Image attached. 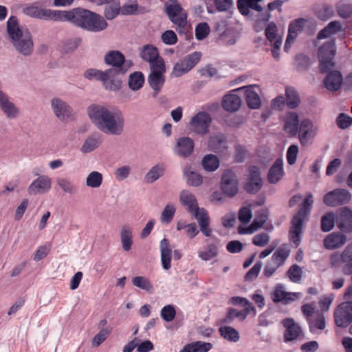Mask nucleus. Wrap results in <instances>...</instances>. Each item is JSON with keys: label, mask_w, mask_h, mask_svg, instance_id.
Here are the masks:
<instances>
[{"label": "nucleus", "mask_w": 352, "mask_h": 352, "mask_svg": "<svg viewBox=\"0 0 352 352\" xmlns=\"http://www.w3.org/2000/svg\"><path fill=\"white\" fill-rule=\"evenodd\" d=\"M87 115L93 125L104 134L118 136L124 132L125 119L118 107L93 104L87 108Z\"/></svg>", "instance_id": "1"}, {"label": "nucleus", "mask_w": 352, "mask_h": 352, "mask_svg": "<svg viewBox=\"0 0 352 352\" xmlns=\"http://www.w3.org/2000/svg\"><path fill=\"white\" fill-rule=\"evenodd\" d=\"M7 32L14 49L23 56L32 54L34 43L28 30L21 28L17 19L10 16L7 21Z\"/></svg>", "instance_id": "2"}, {"label": "nucleus", "mask_w": 352, "mask_h": 352, "mask_svg": "<svg viewBox=\"0 0 352 352\" xmlns=\"http://www.w3.org/2000/svg\"><path fill=\"white\" fill-rule=\"evenodd\" d=\"M313 203V195L311 193H308L301 204L300 210L292 220V227L289 231L291 242L300 241L302 234V223L308 218L312 208Z\"/></svg>", "instance_id": "3"}, {"label": "nucleus", "mask_w": 352, "mask_h": 352, "mask_svg": "<svg viewBox=\"0 0 352 352\" xmlns=\"http://www.w3.org/2000/svg\"><path fill=\"white\" fill-rule=\"evenodd\" d=\"M94 12L79 8L72 10H60L59 21H71L76 26L86 30Z\"/></svg>", "instance_id": "4"}, {"label": "nucleus", "mask_w": 352, "mask_h": 352, "mask_svg": "<svg viewBox=\"0 0 352 352\" xmlns=\"http://www.w3.org/2000/svg\"><path fill=\"white\" fill-rule=\"evenodd\" d=\"M166 14L170 21L177 27L179 33L184 32L187 25V13L176 0H170L166 5Z\"/></svg>", "instance_id": "5"}, {"label": "nucleus", "mask_w": 352, "mask_h": 352, "mask_svg": "<svg viewBox=\"0 0 352 352\" xmlns=\"http://www.w3.org/2000/svg\"><path fill=\"white\" fill-rule=\"evenodd\" d=\"M336 52L335 41L332 40L325 42L318 48V56L321 72H327L333 68Z\"/></svg>", "instance_id": "6"}, {"label": "nucleus", "mask_w": 352, "mask_h": 352, "mask_svg": "<svg viewBox=\"0 0 352 352\" xmlns=\"http://www.w3.org/2000/svg\"><path fill=\"white\" fill-rule=\"evenodd\" d=\"M212 118L206 111H199L195 114L189 122V129L199 135H204L209 132Z\"/></svg>", "instance_id": "7"}, {"label": "nucleus", "mask_w": 352, "mask_h": 352, "mask_svg": "<svg viewBox=\"0 0 352 352\" xmlns=\"http://www.w3.org/2000/svg\"><path fill=\"white\" fill-rule=\"evenodd\" d=\"M126 73V69L110 68L104 71L101 80L105 89L116 91L120 89L122 80L121 76Z\"/></svg>", "instance_id": "8"}, {"label": "nucleus", "mask_w": 352, "mask_h": 352, "mask_svg": "<svg viewBox=\"0 0 352 352\" xmlns=\"http://www.w3.org/2000/svg\"><path fill=\"white\" fill-rule=\"evenodd\" d=\"M151 73L148 77V82L151 87L158 94L162 88L164 82L166 66L164 60H160L150 67Z\"/></svg>", "instance_id": "9"}, {"label": "nucleus", "mask_w": 352, "mask_h": 352, "mask_svg": "<svg viewBox=\"0 0 352 352\" xmlns=\"http://www.w3.org/2000/svg\"><path fill=\"white\" fill-rule=\"evenodd\" d=\"M351 192L345 188H336L326 193L323 197V203L330 207H336L347 204L351 199Z\"/></svg>", "instance_id": "10"}, {"label": "nucleus", "mask_w": 352, "mask_h": 352, "mask_svg": "<svg viewBox=\"0 0 352 352\" xmlns=\"http://www.w3.org/2000/svg\"><path fill=\"white\" fill-rule=\"evenodd\" d=\"M201 53L195 52L177 63L172 71L174 77H179L190 71L200 60Z\"/></svg>", "instance_id": "11"}, {"label": "nucleus", "mask_w": 352, "mask_h": 352, "mask_svg": "<svg viewBox=\"0 0 352 352\" xmlns=\"http://www.w3.org/2000/svg\"><path fill=\"white\" fill-rule=\"evenodd\" d=\"M50 106L55 116L62 122L69 121L74 116L72 107L60 98H53L50 101Z\"/></svg>", "instance_id": "12"}, {"label": "nucleus", "mask_w": 352, "mask_h": 352, "mask_svg": "<svg viewBox=\"0 0 352 352\" xmlns=\"http://www.w3.org/2000/svg\"><path fill=\"white\" fill-rule=\"evenodd\" d=\"M221 189L223 193L229 197H233L238 193L239 182L233 171L230 170L224 171L221 181Z\"/></svg>", "instance_id": "13"}, {"label": "nucleus", "mask_w": 352, "mask_h": 352, "mask_svg": "<svg viewBox=\"0 0 352 352\" xmlns=\"http://www.w3.org/2000/svg\"><path fill=\"white\" fill-rule=\"evenodd\" d=\"M318 127L310 120L305 119L301 121L298 128V138L303 146L312 144L318 132Z\"/></svg>", "instance_id": "14"}, {"label": "nucleus", "mask_w": 352, "mask_h": 352, "mask_svg": "<svg viewBox=\"0 0 352 352\" xmlns=\"http://www.w3.org/2000/svg\"><path fill=\"white\" fill-rule=\"evenodd\" d=\"M334 320L338 327L349 326L352 322V302L340 304L334 312Z\"/></svg>", "instance_id": "15"}, {"label": "nucleus", "mask_w": 352, "mask_h": 352, "mask_svg": "<svg viewBox=\"0 0 352 352\" xmlns=\"http://www.w3.org/2000/svg\"><path fill=\"white\" fill-rule=\"evenodd\" d=\"M52 179L47 175H41L34 179L28 187L30 195H36L49 192L52 188Z\"/></svg>", "instance_id": "16"}, {"label": "nucleus", "mask_w": 352, "mask_h": 352, "mask_svg": "<svg viewBox=\"0 0 352 352\" xmlns=\"http://www.w3.org/2000/svg\"><path fill=\"white\" fill-rule=\"evenodd\" d=\"M23 12L32 17L59 21L60 10L40 8L36 6H28L23 9Z\"/></svg>", "instance_id": "17"}, {"label": "nucleus", "mask_w": 352, "mask_h": 352, "mask_svg": "<svg viewBox=\"0 0 352 352\" xmlns=\"http://www.w3.org/2000/svg\"><path fill=\"white\" fill-rule=\"evenodd\" d=\"M263 186V179L258 167L250 166L245 185V190L250 193L258 192Z\"/></svg>", "instance_id": "18"}, {"label": "nucleus", "mask_w": 352, "mask_h": 352, "mask_svg": "<svg viewBox=\"0 0 352 352\" xmlns=\"http://www.w3.org/2000/svg\"><path fill=\"white\" fill-rule=\"evenodd\" d=\"M237 90H243L245 100L249 108L258 109L261 106V100L259 96L261 89L256 85L241 87Z\"/></svg>", "instance_id": "19"}, {"label": "nucleus", "mask_w": 352, "mask_h": 352, "mask_svg": "<svg viewBox=\"0 0 352 352\" xmlns=\"http://www.w3.org/2000/svg\"><path fill=\"white\" fill-rule=\"evenodd\" d=\"M268 211L267 208H261L256 212V217L253 222L248 227L239 226L238 232L240 234H252L259 228L263 227L267 221Z\"/></svg>", "instance_id": "20"}, {"label": "nucleus", "mask_w": 352, "mask_h": 352, "mask_svg": "<svg viewBox=\"0 0 352 352\" xmlns=\"http://www.w3.org/2000/svg\"><path fill=\"white\" fill-rule=\"evenodd\" d=\"M104 61L107 65H111V68L126 69V72L131 65V62L125 60L124 56L117 50L108 52L104 57Z\"/></svg>", "instance_id": "21"}, {"label": "nucleus", "mask_w": 352, "mask_h": 352, "mask_svg": "<svg viewBox=\"0 0 352 352\" xmlns=\"http://www.w3.org/2000/svg\"><path fill=\"white\" fill-rule=\"evenodd\" d=\"M194 141L189 137L179 138L173 147V153L179 157L187 158L194 150Z\"/></svg>", "instance_id": "22"}, {"label": "nucleus", "mask_w": 352, "mask_h": 352, "mask_svg": "<svg viewBox=\"0 0 352 352\" xmlns=\"http://www.w3.org/2000/svg\"><path fill=\"white\" fill-rule=\"evenodd\" d=\"M336 223L343 232H352V210L348 207H342L338 211Z\"/></svg>", "instance_id": "23"}, {"label": "nucleus", "mask_w": 352, "mask_h": 352, "mask_svg": "<svg viewBox=\"0 0 352 352\" xmlns=\"http://www.w3.org/2000/svg\"><path fill=\"white\" fill-rule=\"evenodd\" d=\"M331 264L334 266H339L341 263H345L346 270L348 273L352 274V243L349 244L342 254H333L331 256Z\"/></svg>", "instance_id": "24"}, {"label": "nucleus", "mask_w": 352, "mask_h": 352, "mask_svg": "<svg viewBox=\"0 0 352 352\" xmlns=\"http://www.w3.org/2000/svg\"><path fill=\"white\" fill-rule=\"evenodd\" d=\"M307 21L303 19H298L292 21L289 26L288 34L285 44L286 52L289 49L292 43L296 40L298 34L303 30Z\"/></svg>", "instance_id": "25"}, {"label": "nucleus", "mask_w": 352, "mask_h": 352, "mask_svg": "<svg viewBox=\"0 0 352 352\" xmlns=\"http://www.w3.org/2000/svg\"><path fill=\"white\" fill-rule=\"evenodd\" d=\"M282 324L285 328L284 340L285 342L292 341L298 338L302 333V330L298 324L296 323L293 318H287L282 320Z\"/></svg>", "instance_id": "26"}, {"label": "nucleus", "mask_w": 352, "mask_h": 352, "mask_svg": "<svg viewBox=\"0 0 352 352\" xmlns=\"http://www.w3.org/2000/svg\"><path fill=\"white\" fill-rule=\"evenodd\" d=\"M236 91L238 90L234 89L223 96L222 99V107L226 111L235 112L240 109L241 106V99L235 94Z\"/></svg>", "instance_id": "27"}, {"label": "nucleus", "mask_w": 352, "mask_h": 352, "mask_svg": "<svg viewBox=\"0 0 352 352\" xmlns=\"http://www.w3.org/2000/svg\"><path fill=\"white\" fill-rule=\"evenodd\" d=\"M284 175L283 160L278 158L269 169L267 180L270 184H275L283 179Z\"/></svg>", "instance_id": "28"}, {"label": "nucleus", "mask_w": 352, "mask_h": 352, "mask_svg": "<svg viewBox=\"0 0 352 352\" xmlns=\"http://www.w3.org/2000/svg\"><path fill=\"white\" fill-rule=\"evenodd\" d=\"M343 78L338 71L330 72L324 79V85L327 89L330 91L338 90L342 84Z\"/></svg>", "instance_id": "29"}, {"label": "nucleus", "mask_w": 352, "mask_h": 352, "mask_svg": "<svg viewBox=\"0 0 352 352\" xmlns=\"http://www.w3.org/2000/svg\"><path fill=\"white\" fill-rule=\"evenodd\" d=\"M179 202L190 214L199 207L195 196L187 190L180 192Z\"/></svg>", "instance_id": "30"}, {"label": "nucleus", "mask_w": 352, "mask_h": 352, "mask_svg": "<svg viewBox=\"0 0 352 352\" xmlns=\"http://www.w3.org/2000/svg\"><path fill=\"white\" fill-rule=\"evenodd\" d=\"M107 20L104 15L101 16L96 12H94L86 30L91 32H102L108 27Z\"/></svg>", "instance_id": "31"}, {"label": "nucleus", "mask_w": 352, "mask_h": 352, "mask_svg": "<svg viewBox=\"0 0 352 352\" xmlns=\"http://www.w3.org/2000/svg\"><path fill=\"white\" fill-rule=\"evenodd\" d=\"M0 108L9 119L16 118L19 115V109L5 94L0 96Z\"/></svg>", "instance_id": "32"}, {"label": "nucleus", "mask_w": 352, "mask_h": 352, "mask_svg": "<svg viewBox=\"0 0 352 352\" xmlns=\"http://www.w3.org/2000/svg\"><path fill=\"white\" fill-rule=\"evenodd\" d=\"M141 57L144 60L147 61L151 65L156 64L160 60H164L162 58L159 56L157 49L153 45H146L141 50Z\"/></svg>", "instance_id": "33"}, {"label": "nucleus", "mask_w": 352, "mask_h": 352, "mask_svg": "<svg viewBox=\"0 0 352 352\" xmlns=\"http://www.w3.org/2000/svg\"><path fill=\"white\" fill-rule=\"evenodd\" d=\"M183 175L189 186L197 187L203 182V177L201 174L194 170L190 166L187 165L184 167Z\"/></svg>", "instance_id": "34"}, {"label": "nucleus", "mask_w": 352, "mask_h": 352, "mask_svg": "<svg viewBox=\"0 0 352 352\" xmlns=\"http://www.w3.org/2000/svg\"><path fill=\"white\" fill-rule=\"evenodd\" d=\"M208 147L216 153H223L228 148L225 137L222 134L211 135L208 140Z\"/></svg>", "instance_id": "35"}, {"label": "nucleus", "mask_w": 352, "mask_h": 352, "mask_svg": "<svg viewBox=\"0 0 352 352\" xmlns=\"http://www.w3.org/2000/svg\"><path fill=\"white\" fill-rule=\"evenodd\" d=\"M307 320L311 333H315L317 330H323L326 327L325 318L320 311H317L312 318H307Z\"/></svg>", "instance_id": "36"}, {"label": "nucleus", "mask_w": 352, "mask_h": 352, "mask_svg": "<svg viewBox=\"0 0 352 352\" xmlns=\"http://www.w3.org/2000/svg\"><path fill=\"white\" fill-rule=\"evenodd\" d=\"M284 122L285 131L291 135H295L300 125L298 115L294 112L288 113L284 118Z\"/></svg>", "instance_id": "37"}, {"label": "nucleus", "mask_w": 352, "mask_h": 352, "mask_svg": "<svg viewBox=\"0 0 352 352\" xmlns=\"http://www.w3.org/2000/svg\"><path fill=\"white\" fill-rule=\"evenodd\" d=\"M262 0H238L237 7L243 15H248L250 13V9L260 12L262 8L258 3Z\"/></svg>", "instance_id": "38"}, {"label": "nucleus", "mask_w": 352, "mask_h": 352, "mask_svg": "<svg viewBox=\"0 0 352 352\" xmlns=\"http://www.w3.org/2000/svg\"><path fill=\"white\" fill-rule=\"evenodd\" d=\"M342 30V26L338 21H331L323 30L320 31L317 36V40L329 38Z\"/></svg>", "instance_id": "39"}, {"label": "nucleus", "mask_w": 352, "mask_h": 352, "mask_svg": "<svg viewBox=\"0 0 352 352\" xmlns=\"http://www.w3.org/2000/svg\"><path fill=\"white\" fill-rule=\"evenodd\" d=\"M165 166L163 164L153 166L145 175L144 181L147 184H153L164 174Z\"/></svg>", "instance_id": "40"}, {"label": "nucleus", "mask_w": 352, "mask_h": 352, "mask_svg": "<svg viewBox=\"0 0 352 352\" xmlns=\"http://www.w3.org/2000/svg\"><path fill=\"white\" fill-rule=\"evenodd\" d=\"M292 296H294L295 294L285 292L283 287L281 285H278L276 287L272 294V298L275 302H281L284 304H288L294 300V298Z\"/></svg>", "instance_id": "41"}, {"label": "nucleus", "mask_w": 352, "mask_h": 352, "mask_svg": "<svg viewBox=\"0 0 352 352\" xmlns=\"http://www.w3.org/2000/svg\"><path fill=\"white\" fill-rule=\"evenodd\" d=\"M100 138L95 135H89L80 147V152L84 154L90 153L96 150L100 145Z\"/></svg>", "instance_id": "42"}, {"label": "nucleus", "mask_w": 352, "mask_h": 352, "mask_svg": "<svg viewBox=\"0 0 352 352\" xmlns=\"http://www.w3.org/2000/svg\"><path fill=\"white\" fill-rule=\"evenodd\" d=\"M201 166L206 171L214 172L219 168L220 160L217 155L208 154L203 157Z\"/></svg>", "instance_id": "43"}, {"label": "nucleus", "mask_w": 352, "mask_h": 352, "mask_svg": "<svg viewBox=\"0 0 352 352\" xmlns=\"http://www.w3.org/2000/svg\"><path fill=\"white\" fill-rule=\"evenodd\" d=\"M103 182L102 174L97 170L91 171L85 178V185L90 188H99Z\"/></svg>", "instance_id": "44"}, {"label": "nucleus", "mask_w": 352, "mask_h": 352, "mask_svg": "<svg viewBox=\"0 0 352 352\" xmlns=\"http://www.w3.org/2000/svg\"><path fill=\"white\" fill-rule=\"evenodd\" d=\"M265 36L270 44L277 42L283 43V35L278 32L276 25L274 22H270L265 28Z\"/></svg>", "instance_id": "45"}, {"label": "nucleus", "mask_w": 352, "mask_h": 352, "mask_svg": "<svg viewBox=\"0 0 352 352\" xmlns=\"http://www.w3.org/2000/svg\"><path fill=\"white\" fill-rule=\"evenodd\" d=\"M160 250L163 268L168 270L171 267L172 248L170 243H161Z\"/></svg>", "instance_id": "46"}, {"label": "nucleus", "mask_w": 352, "mask_h": 352, "mask_svg": "<svg viewBox=\"0 0 352 352\" xmlns=\"http://www.w3.org/2000/svg\"><path fill=\"white\" fill-rule=\"evenodd\" d=\"M144 83V76L140 72H135L129 76L128 85L133 91L140 89Z\"/></svg>", "instance_id": "47"}, {"label": "nucleus", "mask_w": 352, "mask_h": 352, "mask_svg": "<svg viewBox=\"0 0 352 352\" xmlns=\"http://www.w3.org/2000/svg\"><path fill=\"white\" fill-rule=\"evenodd\" d=\"M134 286L146 291L148 293L153 292V285L151 282L145 276H135L131 280Z\"/></svg>", "instance_id": "48"}, {"label": "nucleus", "mask_w": 352, "mask_h": 352, "mask_svg": "<svg viewBox=\"0 0 352 352\" xmlns=\"http://www.w3.org/2000/svg\"><path fill=\"white\" fill-rule=\"evenodd\" d=\"M138 3L135 0H131L122 6L121 3L119 5V10L118 12V16L120 14L122 15H132L135 14L138 12Z\"/></svg>", "instance_id": "49"}, {"label": "nucleus", "mask_w": 352, "mask_h": 352, "mask_svg": "<svg viewBox=\"0 0 352 352\" xmlns=\"http://www.w3.org/2000/svg\"><path fill=\"white\" fill-rule=\"evenodd\" d=\"M198 255L203 261H209L217 256V248L214 243H210L198 252Z\"/></svg>", "instance_id": "50"}, {"label": "nucleus", "mask_w": 352, "mask_h": 352, "mask_svg": "<svg viewBox=\"0 0 352 352\" xmlns=\"http://www.w3.org/2000/svg\"><path fill=\"white\" fill-rule=\"evenodd\" d=\"M175 211L176 208L174 204H166L164 206L160 217L161 223L165 225L170 223L174 217Z\"/></svg>", "instance_id": "51"}, {"label": "nucleus", "mask_w": 352, "mask_h": 352, "mask_svg": "<svg viewBox=\"0 0 352 352\" xmlns=\"http://www.w3.org/2000/svg\"><path fill=\"white\" fill-rule=\"evenodd\" d=\"M220 335L230 342H236L239 340V332L232 327L223 326L221 327L219 329Z\"/></svg>", "instance_id": "52"}, {"label": "nucleus", "mask_w": 352, "mask_h": 352, "mask_svg": "<svg viewBox=\"0 0 352 352\" xmlns=\"http://www.w3.org/2000/svg\"><path fill=\"white\" fill-rule=\"evenodd\" d=\"M56 184L62 191L66 194L74 195L77 192L76 186L69 179L65 177H60L56 180Z\"/></svg>", "instance_id": "53"}, {"label": "nucleus", "mask_w": 352, "mask_h": 352, "mask_svg": "<svg viewBox=\"0 0 352 352\" xmlns=\"http://www.w3.org/2000/svg\"><path fill=\"white\" fill-rule=\"evenodd\" d=\"M336 221V214L332 212H327L324 214L321 218V229L324 232H329L331 230Z\"/></svg>", "instance_id": "54"}, {"label": "nucleus", "mask_w": 352, "mask_h": 352, "mask_svg": "<svg viewBox=\"0 0 352 352\" xmlns=\"http://www.w3.org/2000/svg\"><path fill=\"white\" fill-rule=\"evenodd\" d=\"M289 255V250L280 248L277 250L272 256V263L280 267Z\"/></svg>", "instance_id": "55"}, {"label": "nucleus", "mask_w": 352, "mask_h": 352, "mask_svg": "<svg viewBox=\"0 0 352 352\" xmlns=\"http://www.w3.org/2000/svg\"><path fill=\"white\" fill-rule=\"evenodd\" d=\"M197 221L199 226L210 223V217L208 211L204 208L198 207L190 213Z\"/></svg>", "instance_id": "56"}, {"label": "nucleus", "mask_w": 352, "mask_h": 352, "mask_svg": "<svg viewBox=\"0 0 352 352\" xmlns=\"http://www.w3.org/2000/svg\"><path fill=\"white\" fill-rule=\"evenodd\" d=\"M121 242H132L133 240V228L127 223L121 226L120 231Z\"/></svg>", "instance_id": "57"}, {"label": "nucleus", "mask_w": 352, "mask_h": 352, "mask_svg": "<svg viewBox=\"0 0 352 352\" xmlns=\"http://www.w3.org/2000/svg\"><path fill=\"white\" fill-rule=\"evenodd\" d=\"M162 318L166 322H171L174 320L176 311L173 305H165L160 311Z\"/></svg>", "instance_id": "58"}, {"label": "nucleus", "mask_w": 352, "mask_h": 352, "mask_svg": "<svg viewBox=\"0 0 352 352\" xmlns=\"http://www.w3.org/2000/svg\"><path fill=\"white\" fill-rule=\"evenodd\" d=\"M285 93L287 96V104L292 109L296 107L300 102V100L296 91L292 88H287Z\"/></svg>", "instance_id": "59"}, {"label": "nucleus", "mask_w": 352, "mask_h": 352, "mask_svg": "<svg viewBox=\"0 0 352 352\" xmlns=\"http://www.w3.org/2000/svg\"><path fill=\"white\" fill-rule=\"evenodd\" d=\"M210 27L206 22L199 23L195 28V37L197 40H203L207 37L210 33Z\"/></svg>", "instance_id": "60"}, {"label": "nucleus", "mask_w": 352, "mask_h": 352, "mask_svg": "<svg viewBox=\"0 0 352 352\" xmlns=\"http://www.w3.org/2000/svg\"><path fill=\"white\" fill-rule=\"evenodd\" d=\"M302 271L298 265H292L287 271V276L294 283H299L302 278Z\"/></svg>", "instance_id": "61"}, {"label": "nucleus", "mask_w": 352, "mask_h": 352, "mask_svg": "<svg viewBox=\"0 0 352 352\" xmlns=\"http://www.w3.org/2000/svg\"><path fill=\"white\" fill-rule=\"evenodd\" d=\"M131 168L129 165L122 166L116 169L114 175L118 181H123L129 177Z\"/></svg>", "instance_id": "62"}, {"label": "nucleus", "mask_w": 352, "mask_h": 352, "mask_svg": "<svg viewBox=\"0 0 352 352\" xmlns=\"http://www.w3.org/2000/svg\"><path fill=\"white\" fill-rule=\"evenodd\" d=\"M111 333V329L107 328L101 329L93 338L92 344L95 346H100Z\"/></svg>", "instance_id": "63"}, {"label": "nucleus", "mask_w": 352, "mask_h": 352, "mask_svg": "<svg viewBox=\"0 0 352 352\" xmlns=\"http://www.w3.org/2000/svg\"><path fill=\"white\" fill-rule=\"evenodd\" d=\"M338 14L342 18H347L352 14V6L345 1H341L338 5Z\"/></svg>", "instance_id": "64"}]
</instances>
